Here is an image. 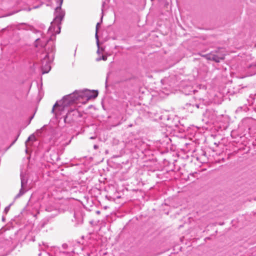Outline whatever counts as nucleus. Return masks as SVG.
<instances>
[{"label": "nucleus", "mask_w": 256, "mask_h": 256, "mask_svg": "<svg viewBox=\"0 0 256 256\" xmlns=\"http://www.w3.org/2000/svg\"><path fill=\"white\" fill-rule=\"evenodd\" d=\"M38 256H52L46 251H42L38 254Z\"/></svg>", "instance_id": "1a4fd4ad"}, {"label": "nucleus", "mask_w": 256, "mask_h": 256, "mask_svg": "<svg viewBox=\"0 0 256 256\" xmlns=\"http://www.w3.org/2000/svg\"><path fill=\"white\" fill-rule=\"evenodd\" d=\"M56 256H73V252H68L60 250L58 252L56 253Z\"/></svg>", "instance_id": "6e6552de"}, {"label": "nucleus", "mask_w": 256, "mask_h": 256, "mask_svg": "<svg viewBox=\"0 0 256 256\" xmlns=\"http://www.w3.org/2000/svg\"><path fill=\"white\" fill-rule=\"evenodd\" d=\"M96 42H97V45L98 46H99V42H98V31L96 30Z\"/></svg>", "instance_id": "9b49d317"}, {"label": "nucleus", "mask_w": 256, "mask_h": 256, "mask_svg": "<svg viewBox=\"0 0 256 256\" xmlns=\"http://www.w3.org/2000/svg\"><path fill=\"white\" fill-rule=\"evenodd\" d=\"M68 246L66 244H64L62 245V248L64 250H66L68 248Z\"/></svg>", "instance_id": "f8f14e48"}, {"label": "nucleus", "mask_w": 256, "mask_h": 256, "mask_svg": "<svg viewBox=\"0 0 256 256\" xmlns=\"http://www.w3.org/2000/svg\"><path fill=\"white\" fill-rule=\"evenodd\" d=\"M46 210H48V212L50 211V210L48 208H46Z\"/></svg>", "instance_id": "6ab92c4d"}, {"label": "nucleus", "mask_w": 256, "mask_h": 256, "mask_svg": "<svg viewBox=\"0 0 256 256\" xmlns=\"http://www.w3.org/2000/svg\"><path fill=\"white\" fill-rule=\"evenodd\" d=\"M20 179L21 188L18 194L16 196V198H20L26 192V190L24 189V187L26 186L27 180L24 176H22V174H20Z\"/></svg>", "instance_id": "39448f33"}, {"label": "nucleus", "mask_w": 256, "mask_h": 256, "mask_svg": "<svg viewBox=\"0 0 256 256\" xmlns=\"http://www.w3.org/2000/svg\"><path fill=\"white\" fill-rule=\"evenodd\" d=\"M32 138H34V136H29L26 142V143L28 141H30V140Z\"/></svg>", "instance_id": "ddd939ff"}, {"label": "nucleus", "mask_w": 256, "mask_h": 256, "mask_svg": "<svg viewBox=\"0 0 256 256\" xmlns=\"http://www.w3.org/2000/svg\"><path fill=\"white\" fill-rule=\"evenodd\" d=\"M102 60H107V56H102Z\"/></svg>", "instance_id": "4468645a"}, {"label": "nucleus", "mask_w": 256, "mask_h": 256, "mask_svg": "<svg viewBox=\"0 0 256 256\" xmlns=\"http://www.w3.org/2000/svg\"><path fill=\"white\" fill-rule=\"evenodd\" d=\"M34 45L36 47L39 46L42 48H45L46 52L42 54V74L48 73L51 68L50 62L54 58L55 46L54 42L50 38H42L36 40Z\"/></svg>", "instance_id": "f03ea898"}, {"label": "nucleus", "mask_w": 256, "mask_h": 256, "mask_svg": "<svg viewBox=\"0 0 256 256\" xmlns=\"http://www.w3.org/2000/svg\"><path fill=\"white\" fill-rule=\"evenodd\" d=\"M98 148V146H97V145H94V148L95 150H97Z\"/></svg>", "instance_id": "f3484780"}, {"label": "nucleus", "mask_w": 256, "mask_h": 256, "mask_svg": "<svg viewBox=\"0 0 256 256\" xmlns=\"http://www.w3.org/2000/svg\"><path fill=\"white\" fill-rule=\"evenodd\" d=\"M57 2L58 4V6L55 8L54 13V18L53 22H51V26L50 27L49 30H51L52 27L56 25L58 29L56 32V34H59L60 30V24L65 16V12L61 8L62 2L61 3L60 0H58Z\"/></svg>", "instance_id": "7ed1b4c3"}, {"label": "nucleus", "mask_w": 256, "mask_h": 256, "mask_svg": "<svg viewBox=\"0 0 256 256\" xmlns=\"http://www.w3.org/2000/svg\"><path fill=\"white\" fill-rule=\"evenodd\" d=\"M104 4H105V2H103L102 4V13L103 12V9H104Z\"/></svg>", "instance_id": "2eb2a0df"}, {"label": "nucleus", "mask_w": 256, "mask_h": 256, "mask_svg": "<svg viewBox=\"0 0 256 256\" xmlns=\"http://www.w3.org/2000/svg\"><path fill=\"white\" fill-rule=\"evenodd\" d=\"M10 204L8 206H6L5 208H4V212H5L6 214L10 210Z\"/></svg>", "instance_id": "9d476101"}, {"label": "nucleus", "mask_w": 256, "mask_h": 256, "mask_svg": "<svg viewBox=\"0 0 256 256\" xmlns=\"http://www.w3.org/2000/svg\"><path fill=\"white\" fill-rule=\"evenodd\" d=\"M206 58L210 60L214 61L216 62H219L220 60L224 59V56H220L217 54H210L206 56Z\"/></svg>", "instance_id": "423d86ee"}, {"label": "nucleus", "mask_w": 256, "mask_h": 256, "mask_svg": "<svg viewBox=\"0 0 256 256\" xmlns=\"http://www.w3.org/2000/svg\"><path fill=\"white\" fill-rule=\"evenodd\" d=\"M100 24V22H98L96 24V30L98 31V26H99V25Z\"/></svg>", "instance_id": "dca6fc26"}, {"label": "nucleus", "mask_w": 256, "mask_h": 256, "mask_svg": "<svg viewBox=\"0 0 256 256\" xmlns=\"http://www.w3.org/2000/svg\"><path fill=\"white\" fill-rule=\"evenodd\" d=\"M90 139H94V137H93V136H92V137H90Z\"/></svg>", "instance_id": "aec40b11"}, {"label": "nucleus", "mask_w": 256, "mask_h": 256, "mask_svg": "<svg viewBox=\"0 0 256 256\" xmlns=\"http://www.w3.org/2000/svg\"><path fill=\"white\" fill-rule=\"evenodd\" d=\"M82 116V113L76 109L71 110L68 112L64 117L65 122L70 123L75 120L77 118Z\"/></svg>", "instance_id": "20e7f679"}, {"label": "nucleus", "mask_w": 256, "mask_h": 256, "mask_svg": "<svg viewBox=\"0 0 256 256\" xmlns=\"http://www.w3.org/2000/svg\"><path fill=\"white\" fill-rule=\"evenodd\" d=\"M100 211H97V212H96V213H97V214H100Z\"/></svg>", "instance_id": "4be33fe9"}, {"label": "nucleus", "mask_w": 256, "mask_h": 256, "mask_svg": "<svg viewBox=\"0 0 256 256\" xmlns=\"http://www.w3.org/2000/svg\"><path fill=\"white\" fill-rule=\"evenodd\" d=\"M98 95L97 91H90L87 90L82 91L76 90L73 93L66 95L63 98L62 102V106L59 105L58 102H56L53 106L52 112H54L56 108H58V110H62L64 106L73 102H76V101L85 104L90 100L97 97Z\"/></svg>", "instance_id": "f257e3e1"}, {"label": "nucleus", "mask_w": 256, "mask_h": 256, "mask_svg": "<svg viewBox=\"0 0 256 256\" xmlns=\"http://www.w3.org/2000/svg\"><path fill=\"white\" fill-rule=\"evenodd\" d=\"M60 0V2H61V3H62V2H63V0Z\"/></svg>", "instance_id": "5701e85b"}, {"label": "nucleus", "mask_w": 256, "mask_h": 256, "mask_svg": "<svg viewBox=\"0 0 256 256\" xmlns=\"http://www.w3.org/2000/svg\"><path fill=\"white\" fill-rule=\"evenodd\" d=\"M102 16L101 18V20H102Z\"/></svg>", "instance_id": "b1692460"}, {"label": "nucleus", "mask_w": 256, "mask_h": 256, "mask_svg": "<svg viewBox=\"0 0 256 256\" xmlns=\"http://www.w3.org/2000/svg\"><path fill=\"white\" fill-rule=\"evenodd\" d=\"M102 60V58H97L96 60H97V61H100V60Z\"/></svg>", "instance_id": "a211bd4d"}, {"label": "nucleus", "mask_w": 256, "mask_h": 256, "mask_svg": "<svg viewBox=\"0 0 256 256\" xmlns=\"http://www.w3.org/2000/svg\"><path fill=\"white\" fill-rule=\"evenodd\" d=\"M196 106L198 108H199V106H198V104H196Z\"/></svg>", "instance_id": "412c9836"}, {"label": "nucleus", "mask_w": 256, "mask_h": 256, "mask_svg": "<svg viewBox=\"0 0 256 256\" xmlns=\"http://www.w3.org/2000/svg\"><path fill=\"white\" fill-rule=\"evenodd\" d=\"M256 74V62L250 64L247 68V76Z\"/></svg>", "instance_id": "0eeeda50"}]
</instances>
